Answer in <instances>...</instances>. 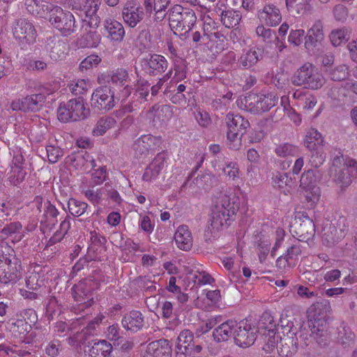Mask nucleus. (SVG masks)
<instances>
[{"mask_svg": "<svg viewBox=\"0 0 357 357\" xmlns=\"http://www.w3.org/2000/svg\"><path fill=\"white\" fill-rule=\"evenodd\" d=\"M151 112L153 113L154 121L166 122L173 115L172 109L168 105H155Z\"/></svg>", "mask_w": 357, "mask_h": 357, "instance_id": "4c0bfd02", "label": "nucleus"}, {"mask_svg": "<svg viewBox=\"0 0 357 357\" xmlns=\"http://www.w3.org/2000/svg\"><path fill=\"white\" fill-rule=\"evenodd\" d=\"M169 26L181 35L188 33L197 21L195 13L192 9L174 5L168 10Z\"/></svg>", "mask_w": 357, "mask_h": 357, "instance_id": "20e7f679", "label": "nucleus"}, {"mask_svg": "<svg viewBox=\"0 0 357 357\" xmlns=\"http://www.w3.org/2000/svg\"><path fill=\"white\" fill-rule=\"evenodd\" d=\"M84 32L79 40L82 47H96L101 41V35L96 30L83 29Z\"/></svg>", "mask_w": 357, "mask_h": 357, "instance_id": "f704fd0d", "label": "nucleus"}, {"mask_svg": "<svg viewBox=\"0 0 357 357\" xmlns=\"http://www.w3.org/2000/svg\"><path fill=\"white\" fill-rule=\"evenodd\" d=\"M259 96L255 93H249L243 97L239 98L237 101L238 107L252 114H259Z\"/></svg>", "mask_w": 357, "mask_h": 357, "instance_id": "7c9ffc66", "label": "nucleus"}, {"mask_svg": "<svg viewBox=\"0 0 357 357\" xmlns=\"http://www.w3.org/2000/svg\"><path fill=\"white\" fill-rule=\"evenodd\" d=\"M45 100L46 97L44 94H32L24 98V105H25L26 112H35L42 108Z\"/></svg>", "mask_w": 357, "mask_h": 357, "instance_id": "e433bc0d", "label": "nucleus"}, {"mask_svg": "<svg viewBox=\"0 0 357 357\" xmlns=\"http://www.w3.org/2000/svg\"><path fill=\"white\" fill-rule=\"evenodd\" d=\"M141 66L145 74L156 77L161 75L168 67V62L165 56L153 54L141 61Z\"/></svg>", "mask_w": 357, "mask_h": 357, "instance_id": "2eb2a0df", "label": "nucleus"}, {"mask_svg": "<svg viewBox=\"0 0 357 357\" xmlns=\"http://www.w3.org/2000/svg\"><path fill=\"white\" fill-rule=\"evenodd\" d=\"M259 19L269 26L278 25L282 20L279 8L273 4H266L258 11Z\"/></svg>", "mask_w": 357, "mask_h": 357, "instance_id": "aec40b11", "label": "nucleus"}, {"mask_svg": "<svg viewBox=\"0 0 357 357\" xmlns=\"http://www.w3.org/2000/svg\"><path fill=\"white\" fill-rule=\"evenodd\" d=\"M104 26L107 32V37L114 42H121L125 36V30L123 24L114 20L107 19L104 22Z\"/></svg>", "mask_w": 357, "mask_h": 357, "instance_id": "bb28decb", "label": "nucleus"}, {"mask_svg": "<svg viewBox=\"0 0 357 357\" xmlns=\"http://www.w3.org/2000/svg\"><path fill=\"white\" fill-rule=\"evenodd\" d=\"M225 13L220 22L226 28H233L239 24L241 19V15L239 11L227 8Z\"/></svg>", "mask_w": 357, "mask_h": 357, "instance_id": "c03bdc74", "label": "nucleus"}, {"mask_svg": "<svg viewBox=\"0 0 357 357\" xmlns=\"http://www.w3.org/2000/svg\"><path fill=\"white\" fill-rule=\"evenodd\" d=\"M167 153L161 152L156 155L151 163L145 169L142 178L145 181L155 179L163 168L167 158Z\"/></svg>", "mask_w": 357, "mask_h": 357, "instance_id": "b1692460", "label": "nucleus"}, {"mask_svg": "<svg viewBox=\"0 0 357 357\" xmlns=\"http://www.w3.org/2000/svg\"><path fill=\"white\" fill-rule=\"evenodd\" d=\"M116 124V120L111 116L101 117L96 123L92 133L94 136H102L107 130L113 128Z\"/></svg>", "mask_w": 357, "mask_h": 357, "instance_id": "79ce46f5", "label": "nucleus"}, {"mask_svg": "<svg viewBox=\"0 0 357 357\" xmlns=\"http://www.w3.org/2000/svg\"><path fill=\"white\" fill-rule=\"evenodd\" d=\"M256 33L259 37L262 38L265 43H271L277 40L280 43L279 38L275 36V32L271 29H266L264 25H259L256 29Z\"/></svg>", "mask_w": 357, "mask_h": 357, "instance_id": "680f3d73", "label": "nucleus"}, {"mask_svg": "<svg viewBox=\"0 0 357 357\" xmlns=\"http://www.w3.org/2000/svg\"><path fill=\"white\" fill-rule=\"evenodd\" d=\"M353 170L357 174V162L354 160L345 161L342 155L335 156L330 168V176L336 185L344 190L351 185Z\"/></svg>", "mask_w": 357, "mask_h": 357, "instance_id": "7ed1b4c3", "label": "nucleus"}, {"mask_svg": "<svg viewBox=\"0 0 357 357\" xmlns=\"http://www.w3.org/2000/svg\"><path fill=\"white\" fill-rule=\"evenodd\" d=\"M297 332L290 328L287 335L280 338L278 346L279 355L282 357H291L298 351Z\"/></svg>", "mask_w": 357, "mask_h": 357, "instance_id": "a211bd4d", "label": "nucleus"}, {"mask_svg": "<svg viewBox=\"0 0 357 357\" xmlns=\"http://www.w3.org/2000/svg\"><path fill=\"white\" fill-rule=\"evenodd\" d=\"M22 225L20 222H13L6 225L2 229V234L8 237H13V242L19 241L21 239V231Z\"/></svg>", "mask_w": 357, "mask_h": 357, "instance_id": "49530a36", "label": "nucleus"}, {"mask_svg": "<svg viewBox=\"0 0 357 357\" xmlns=\"http://www.w3.org/2000/svg\"><path fill=\"white\" fill-rule=\"evenodd\" d=\"M26 175V172L23 167H11L9 181L13 185H17L24 180Z\"/></svg>", "mask_w": 357, "mask_h": 357, "instance_id": "e2e57ef3", "label": "nucleus"}, {"mask_svg": "<svg viewBox=\"0 0 357 357\" xmlns=\"http://www.w3.org/2000/svg\"><path fill=\"white\" fill-rule=\"evenodd\" d=\"M43 6H45L46 10L51 13L50 22L62 36H69L75 32V20L70 11L64 10L60 6L52 4L43 5Z\"/></svg>", "mask_w": 357, "mask_h": 357, "instance_id": "423d86ee", "label": "nucleus"}, {"mask_svg": "<svg viewBox=\"0 0 357 357\" xmlns=\"http://www.w3.org/2000/svg\"><path fill=\"white\" fill-rule=\"evenodd\" d=\"M71 220V218L69 215H66L63 220L61 221L59 229L57 230L54 235L50 238L47 245H52L53 244H55L61 240L63 239V238L65 236V235L67 234L68 231L69 230L70 227V220Z\"/></svg>", "mask_w": 357, "mask_h": 357, "instance_id": "a18cd8bd", "label": "nucleus"}, {"mask_svg": "<svg viewBox=\"0 0 357 357\" xmlns=\"http://www.w3.org/2000/svg\"><path fill=\"white\" fill-rule=\"evenodd\" d=\"M291 82L295 86L315 90L324 86L325 79L314 65L305 63L294 73Z\"/></svg>", "mask_w": 357, "mask_h": 357, "instance_id": "39448f33", "label": "nucleus"}, {"mask_svg": "<svg viewBox=\"0 0 357 357\" xmlns=\"http://www.w3.org/2000/svg\"><path fill=\"white\" fill-rule=\"evenodd\" d=\"M236 321L227 320L217 326L213 331V337L216 342H226L231 337Z\"/></svg>", "mask_w": 357, "mask_h": 357, "instance_id": "cd10ccee", "label": "nucleus"}, {"mask_svg": "<svg viewBox=\"0 0 357 357\" xmlns=\"http://www.w3.org/2000/svg\"><path fill=\"white\" fill-rule=\"evenodd\" d=\"M329 37L332 45L335 47H337L342 43L347 42L349 38L347 29L333 30L331 31Z\"/></svg>", "mask_w": 357, "mask_h": 357, "instance_id": "6e6d98bb", "label": "nucleus"}, {"mask_svg": "<svg viewBox=\"0 0 357 357\" xmlns=\"http://www.w3.org/2000/svg\"><path fill=\"white\" fill-rule=\"evenodd\" d=\"M121 323L125 329L136 333L143 328L144 317L141 312L132 310L123 316Z\"/></svg>", "mask_w": 357, "mask_h": 357, "instance_id": "5701e85b", "label": "nucleus"}, {"mask_svg": "<svg viewBox=\"0 0 357 357\" xmlns=\"http://www.w3.org/2000/svg\"><path fill=\"white\" fill-rule=\"evenodd\" d=\"M240 207V198L235 194H220L215 199L212 209L211 227V233L223 227H228L234 220Z\"/></svg>", "mask_w": 357, "mask_h": 357, "instance_id": "f257e3e1", "label": "nucleus"}, {"mask_svg": "<svg viewBox=\"0 0 357 357\" xmlns=\"http://www.w3.org/2000/svg\"><path fill=\"white\" fill-rule=\"evenodd\" d=\"M355 334L351 331L350 328L342 324L337 328V342L344 349H349L354 345Z\"/></svg>", "mask_w": 357, "mask_h": 357, "instance_id": "473e14b6", "label": "nucleus"}, {"mask_svg": "<svg viewBox=\"0 0 357 357\" xmlns=\"http://www.w3.org/2000/svg\"><path fill=\"white\" fill-rule=\"evenodd\" d=\"M46 49L52 59L57 61L65 55L66 43L59 36H53L47 39Z\"/></svg>", "mask_w": 357, "mask_h": 357, "instance_id": "a878e982", "label": "nucleus"}, {"mask_svg": "<svg viewBox=\"0 0 357 357\" xmlns=\"http://www.w3.org/2000/svg\"><path fill=\"white\" fill-rule=\"evenodd\" d=\"M160 137L151 135H144L137 138L132 144L136 158H145L160 144Z\"/></svg>", "mask_w": 357, "mask_h": 357, "instance_id": "f3484780", "label": "nucleus"}, {"mask_svg": "<svg viewBox=\"0 0 357 357\" xmlns=\"http://www.w3.org/2000/svg\"><path fill=\"white\" fill-rule=\"evenodd\" d=\"M264 49L254 47L244 51L238 60V64L243 69H249L263 58Z\"/></svg>", "mask_w": 357, "mask_h": 357, "instance_id": "4be33fe9", "label": "nucleus"}, {"mask_svg": "<svg viewBox=\"0 0 357 357\" xmlns=\"http://www.w3.org/2000/svg\"><path fill=\"white\" fill-rule=\"evenodd\" d=\"M72 294L80 310L88 308L93 303V293L90 282L80 281L72 289Z\"/></svg>", "mask_w": 357, "mask_h": 357, "instance_id": "dca6fc26", "label": "nucleus"}, {"mask_svg": "<svg viewBox=\"0 0 357 357\" xmlns=\"http://www.w3.org/2000/svg\"><path fill=\"white\" fill-rule=\"evenodd\" d=\"M225 122L228 129H231L245 134L250 127L249 121L240 114L228 113L225 117Z\"/></svg>", "mask_w": 357, "mask_h": 357, "instance_id": "2f4dec72", "label": "nucleus"}, {"mask_svg": "<svg viewBox=\"0 0 357 357\" xmlns=\"http://www.w3.org/2000/svg\"><path fill=\"white\" fill-rule=\"evenodd\" d=\"M59 213L56 208L48 200L44 202L43 212L40 216V227L43 232L50 231L57 223Z\"/></svg>", "mask_w": 357, "mask_h": 357, "instance_id": "6ab92c4d", "label": "nucleus"}, {"mask_svg": "<svg viewBox=\"0 0 357 357\" xmlns=\"http://www.w3.org/2000/svg\"><path fill=\"white\" fill-rule=\"evenodd\" d=\"M68 208L72 215L79 217L86 212L88 204L84 202L71 198L68 202Z\"/></svg>", "mask_w": 357, "mask_h": 357, "instance_id": "864d4df0", "label": "nucleus"}, {"mask_svg": "<svg viewBox=\"0 0 357 357\" xmlns=\"http://www.w3.org/2000/svg\"><path fill=\"white\" fill-rule=\"evenodd\" d=\"M172 346L165 339L150 342L146 347V352L153 357H172Z\"/></svg>", "mask_w": 357, "mask_h": 357, "instance_id": "393cba45", "label": "nucleus"}, {"mask_svg": "<svg viewBox=\"0 0 357 357\" xmlns=\"http://www.w3.org/2000/svg\"><path fill=\"white\" fill-rule=\"evenodd\" d=\"M171 0H144V5L147 13L152 14L155 12L154 20L156 22L162 21L168 14L167 8L170 4Z\"/></svg>", "mask_w": 357, "mask_h": 357, "instance_id": "412c9836", "label": "nucleus"}, {"mask_svg": "<svg viewBox=\"0 0 357 357\" xmlns=\"http://www.w3.org/2000/svg\"><path fill=\"white\" fill-rule=\"evenodd\" d=\"M257 329L247 321H236L234 328V340L236 345L248 347L254 344L257 338Z\"/></svg>", "mask_w": 357, "mask_h": 357, "instance_id": "4468645a", "label": "nucleus"}, {"mask_svg": "<svg viewBox=\"0 0 357 357\" xmlns=\"http://www.w3.org/2000/svg\"><path fill=\"white\" fill-rule=\"evenodd\" d=\"M310 310L314 312V315L321 316L331 310L330 303L325 299L317 302L310 307Z\"/></svg>", "mask_w": 357, "mask_h": 357, "instance_id": "338daca9", "label": "nucleus"}, {"mask_svg": "<svg viewBox=\"0 0 357 357\" xmlns=\"http://www.w3.org/2000/svg\"><path fill=\"white\" fill-rule=\"evenodd\" d=\"M323 139L321 135L314 128H310L306 133L304 144L310 151H314L322 145Z\"/></svg>", "mask_w": 357, "mask_h": 357, "instance_id": "ea45409f", "label": "nucleus"}, {"mask_svg": "<svg viewBox=\"0 0 357 357\" xmlns=\"http://www.w3.org/2000/svg\"><path fill=\"white\" fill-rule=\"evenodd\" d=\"M349 66L344 64L335 67L330 73L331 79L335 82L345 80L349 78Z\"/></svg>", "mask_w": 357, "mask_h": 357, "instance_id": "4d7b16f0", "label": "nucleus"}, {"mask_svg": "<svg viewBox=\"0 0 357 357\" xmlns=\"http://www.w3.org/2000/svg\"><path fill=\"white\" fill-rule=\"evenodd\" d=\"M301 187L303 189L313 188L317 187L316 185L317 177L314 172L312 169H309L305 172L300 179Z\"/></svg>", "mask_w": 357, "mask_h": 357, "instance_id": "13d9d810", "label": "nucleus"}, {"mask_svg": "<svg viewBox=\"0 0 357 357\" xmlns=\"http://www.w3.org/2000/svg\"><path fill=\"white\" fill-rule=\"evenodd\" d=\"M259 325L261 328L267 331V332L269 331L271 333H274V331H276V324L273 317L266 312L262 314Z\"/></svg>", "mask_w": 357, "mask_h": 357, "instance_id": "bf43d9fd", "label": "nucleus"}, {"mask_svg": "<svg viewBox=\"0 0 357 357\" xmlns=\"http://www.w3.org/2000/svg\"><path fill=\"white\" fill-rule=\"evenodd\" d=\"M243 133L228 129L227 137L228 140V146L231 149L238 150L241 146V137Z\"/></svg>", "mask_w": 357, "mask_h": 357, "instance_id": "052dcab7", "label": "nucleus"}, {"mask_svg": "<svg viewBox=\"0 0 357 357\" xmlns=\"http://www.w3.org/2000/svg\"><path fill=\"white\" fill-rule=\"evenodd\" d=\"M88 350L84 349L88 357H109L112 350L111 344L105 340L94 342L88 345Z\"/></svg>", "mask_w": 357, "mask_h": 357, "instance_id": "c85d7f7f", "label": "nucleus"}, {"mask_svg": "<svg viewBox=\"0 0 357 357\" xmlns=\"http://www.w3.org/2000/svg\"><path fill=\"white\" fill-rule=\"evenodd\" d=\"M31 330V327L26 323V319H17L11 323L10 331L15 336H24Z\"/></svg>", "mask_w": 357, "mask_h": 357, "instance_id": "603ef678", "label": "nucleus"}, {"mask_svg": "<svg viewBox=\"0 0 357 357\" xmlns=\"http://www.w3.org/2000/svg\"><path fill=\"white\" fill-rule=\"evenodd\" d=\"M91 105L93 109L100 112H106L115 105L114 93L107 86L96 89L91 99Z\"/></svg>", "mask_w": 357, "mask_h": 357, "instance_id": "f8f14e48", "label": "nucleus"}, {"mask_svg": "<svg viewBox=\"0 0 357 357\" xmlns=\"http://www.w3.org/2000/svg\"><path fill=\"white\" fill-rule=\"evenodd\" d=\"M91 244L88 248L87 252L89 255H92V256L96 257V259L98 257V248L100 247V250H105V245L107 242L105 237L100 236L98 234H95L91 236ZM100 250L99 252H100Z\"/></svg>", "mask_w": 357, "mask_h": 357, "instance_id": "3c124183", "label": "nucleus"}, {"mask_svg": "<svg viewBox=\"0 0 357 357\" xmlns=\"http://www.w3.org/2000/svg\"><path fill=\"white\" fill-rule=\"evenodd\" d=\"M310 337L312 338L321 347H324L327 344V331L324 328L317 327L314 324L310 328Z\"/></svg>", "mask_w": 357, "mask_h": 357, "instance_id": "5fc2aeb1", "label": "nucleus"}, {"mask_svg": "<svg viewBox=\"0 0 357 357\" xmlns=\"http://www.w3.org/2000/svg\"><path fill=\"white\" fill-rule=\"evenodd\" d=\"M89 115V109L86 108L82 98L79 97L61 103L57 109V117L60 121L66 123L82 121Z\"/></svg>", "mask_w": 357, "mask_h": 357, "instance_id": "0eeeda50", "label": "nucleus"}, {"mask_svg": "<svg viewBox=\"0 0 357 357\" xmlns=\"http://www.w3.org/2000/svg\"><path fill=\"white\" fill-rule=\"evenodd\" d=\"M275 153L280 158H288L297 156L299 148L290 143H281L276 146Z\"/></svg>", "mask_w": 357, "mask_h": 357, "instance_id": "37998d69", "label": "nucleus"}, {"mask_svg": "<svg viewBox=\"0 0 357 357\" xmlns=\"http://www.w3.org/2000/svg\"><path fill=\"white\" fill-rule=\"evenodd\" d=\"M174 240L179 249L185 251L191 249L192 246V238L188 226L181 225L178 227L174 234Z\"/></svg>", "mask_w": 357, "mask_h": 357, "instance_id": "c756f323", "label": "nucleus"}, {"mask_svg": "<svg viewBox=\"0 0 357 357\" xmlns=\"http://www.w3.org/2000/svg\"><path fill=\"white\" fill-rule=\"evenodd\" d=\"M112 84L116 86H123L130 81L129 74L127 70L120 68L112 71L109 75Z\"/></svg>", "mask_w": 357, "mask_h": 357, "instance_id": "de8ad7c7", "label": "nucleus"}, {"mask_svg": "<svg viewBox=\"0 0 357 357\" xmlns=\"http://www.w3.org/2000/svg\"><path fill=\"white\" fill-rule=\"evenodd\" d=\"M145 6L141 5L135 0L128 1L122 9V17L124 22L131 28H135L146 16H150Z\"/></svg>", "mask_w": 357, "mask_h": 357, "instance_id": "9b49d317", "label": "nucleus"}, {"mask_svg": "<svg viewBox=\"0 0 357 357\" xmlns=\"http://www.w3.org/2000/svg\"><path fill=\"white\" fill-rule=\"evenodd\" d=\"M325 38L324 23L321 20H315L305 36V47L312 54L317 53Z\"/></svg>", "mask_w": 357, "mask_h": 357, "instance_id": "ddd939ff", "label": "nucleus"}, {"mask_svg": "<svg viewBox=\"0 0 357 357\" xmlns=\"http://www.w3.org/2000/svg\"><path fill=\"white\" fill-rule=\"evenodd\" d=\"M101 61V59L95 54H91L86 57L79 64L81 71L87 70L97 66Z\"/></svg>", "mask_w": 357, "mask_h": 357, "instance_id": "69168bd1", "label": "nucleus"}, {"mask_svg": "<svg viewBox=\"0 0 357 357\" xmlns=\"http://www.w3.org/2000/svg\"><path fill=\"white\" fill-rule=\"evenodd\" d=\"M305 199L309 204V206L313 208L320 197V190L318 187L304 189Z\"/></svg>", "mask_w": 357, "mask_h": 357, "instance_id": "0e129e2a", "label": "nucleus"}, {"mask_svg": "<svg viewBox=\"0 0 357 357\" xmlns=\"http://www.w3.org/2000/svg\"><path fill=\"white\" fill-rule=\"evenodd\" d=\"M61 350V342L59 340L50 341L45 348V354L50 357H56Z\"/></svg>", "mask_w": 357, "mask_h": 357, "instance_id": "774afa93", "label": "nucleus"}, {"mask_svg": "<svg viewBox=\"0 0 357 357\" xmlns=\"http://www.w3.org/2000/svg\"><path fill=\"white\" fill-rule=\"evenodd\" d=\"M215 170H222L229 179L234 180L239 176V169L237 164L232 161H225L224 164L217 160L212 162Z\"/></svg>", "mask_w": 357, "mask_h": 357, "instance_id": "72a5a7b5", "label": "nucleus"}, {"mask_svg": "<svg viewBox=\"0 0 357 357\" xmlns=\"http://www.w3.org/2000/svg\"><path fill=\"white\" fill-rule=\"evenodd\" d=\"M112 239L114 241L113 244L121 249V250H128L129 252L139 250V246L137 243L130 238L123 241V235L119 232H114L112 234Z\"/></svg>", "mask_w": 357, "mask_h": 357, "instance_id": "58836bf2", "label": "nucleus"}, {"mask_svg": "<svg viewBox=\"0 0 357 357\" xmlns=\"http://www.w3.org/2000/svg\"><path fill=\"white\" fill-rule=\"evenodd\" d=\"M272 179L275 187L277 186L280 189H284V193H286V192H289L293 181L291 178L289 177L287 173L278 172L273 176Z\"/></svg>", "mask_w": 357, "mask_h": 357, "instance_id": "09e8293b", "label": "nucleus"}, {"mask_svg": "<svg viewBox=\"0 0 357 357\" xmlns=\"http://www.w3.org/2000/svg\"><path fill=\"white\" fill-rule=\"evenodd\" d=\"M194 335L188 329L182 331L177 337V342L176 347H179V349H183L185 351L192 350V343L193 342Z\"/></svg>", "mask_w": 357, "mask_h": 357, "instance_id": "8fccbe9b", "label": "nucleus"}, {"mask_svg": "<svg viewBox=\"0 0 357 357\" xmlns=\"http://www.w3.org/2000/svg\"><path fill=\"white\" fill-rule=\"evenodd\" d=\"M22 275L21 259L12 247L0 250V283L3 285L15 284Z\"/></svg>", "mask_w": 357, "mask_h": 357, "instance_id": "f03ea898", "label": "nucleus"}, {"mask_svg": "<svg viewBox=\"0 0 357 357\" xmlns=\"http://www.w3.org/2000/svg\"><path fill=\"white\" fill-rule=\"evenodd\" d=\"M12 31L14 38L22 45H29L35 43L37 31L33 24L25 18L15 20Z\"/></svg>", "mask_w": 357, "mask_h": 357, "instance_id": "9d476101", "label": "nucleus"}, {"mask_svg": "<svg viewBox=\"0 0 357 357\" xmlns=\"http://www.w3.org/2000/svg\"><path fill=\"white\" fill-rule=\"evenodd\" d=\"M288 10L298 15H304L310 13L312 6L311 0H285Z\"/></svg>", "mask_w": 357, "mask_h": 357, "instance_id": "c9c22d12", "label": "nucleus"}, {"mask_svg": "<svg viewBox=\"0 0 357 357\" xmlns=\"http://www.w3.org/2000/svg\"><path fill=\"white\" fill-rule=\"evenodd\" d=\"M290 231L299 241L308 242L314 236L315 225L312 219L302 213L295 217Z\"/></svg>", "mask_w": 357, "mask_h": 357, "instance_id": "1a4fd4ad", "label": "nucleus"}, {"mask_svg": "<svg viewBox=\"0 0 357 357\" xmlns=\"http://www.w3.org/2000/svg\"><path fill=\"white\" fill-rule=\"evenodd\" d=\"M259 99V114L268 112L276 105L278 98L273 93L267 94H258Z\"/></svg>", "mask_w": 357, "mask_h": 357, "instance_id": "a19ab883", "label": "nucleus"}, {"mask_svg": "<svg viewBox=\"0 0 357 357\" xmlns=\"http://www.w3.org/2000/svg\"><path fill=\"white\" fill-rule=\"evenodd\" d=\"M349 229V222L346 217L340 216L335 222H326L322 229L323 243L332 247L340 242Z\"/></svg>", "mask_w": 357, "mask_h": 357, "instance_id": "6e6552de", "label": "nucleus"}]
</instances>
